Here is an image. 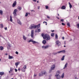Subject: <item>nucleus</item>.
<instances>
[{
    "label": "nucleus",
    "instance_id": "1",
    "mask_svg": "<svg viewBox=\"0 0 79 79\" xmlns=\"http://www.w3.org/2000/svg\"><path fill=\"white\" fill-rule=\"evenodd\" d=\"M41 35L43 37L44 39H45L47 41L50 40V37L47 34L44 35V34H42Z\"/></svg>",
    "mask_w": 79,
    "mask_h": 79
},
{
    "label": "nucleus",
    "instance_id": "2",
    "mask_svg": "<svg viewBox=\"0 0 79 79\" xmlns=\"http://www.w3.org/2000/svg\"><path fill=\"white\" fill-rule=\"evenodd\" d=\"M40 27V24H39L37 25H34L33 26H32L31 27H30V29H35L36 28H39Z\"/></svg>",
    "mask_w": 79,
    "mask_h": 79
},
{
    "label": "nucleus",
    "instance_id": "3",
    "mask_svg": "<svg viewBox=\"0 0 79 79\" xmlns=\"http://www.w3.org/2000/svg\"><path fill=\"white\" fill-rule=\"evenodd\" d=\"M60 73V71H58L57 72V73L55 75V76L56 77L57 79H61V76L59 74Z\"/></svg>",
    "mask_w": 79,
    "mask_h": 79
},
{
    "label": "nucleus",
    "instance_id": "4",
    "mask_svg": "<svg viewBox=\"0 0 79 79\" xmlns=\"http://www.w3.org/2000/svg\"><path fill=\"white\" fill-rule=\"evenodd\" d=\"M18 12V10L15 9L14 11L13 12V15H14V17H16V16H17V14H16V12Z\"/></svg>",
    "mask_w": 79,
    "mask_h": 79
},
{
    "label": "nucleus",
    "instance_id": "5",
    "mask_svg": "<svg viewBox=\"0 0 79 79\" xmlns=\"http://www.w3.org/2000/svg\"><path fill=\"white\" fill-rule=\"evenodd\" d=\"M55 68V64H53L52 66L51 67V69L49 71V73H51L52 72V70H54V69Z\"/></svg>",
    "mask_w": 79,
    "mask_h": 79
},
{
    "label": "nucleus",
    "instance_id": "6",
    "mask_svg": "<svg viewBox=\"0 0 79 79\" xmlns=\"http://www.w3.org/2000/svg\"><path fill=\"white\" fill-rule=\"evenodd\" d=\"M56 43L58 47L61 45V43H60V42L58 40H57Z\"/></svg>",
    "mask_w": 79,
    "mask_h": 79
},
{
    "label": "nucleus",
    "instance_id": "7",
    "mask_svg": "<svg viewBox=\"0 0 79 79\" xmlns=\"http://www.w3.org/2000/svg\"><path fill=\"white\" fill-rule=\"evenodd\" d=\"M34 30H32L31 31V37L33 38L34 37Z\"/></svg>",
    "mask_w": 79,
    "mask_h": 79
},
{
    "label": "nucleus",
    "instance_id": "8",
    "mask_svg": "<svg viewBox=\"0 0 79 79\" xmlns=\"http://www.w3.org/2000/svg\"><path fill=\"white\" fill-rule=\"evenodd\" d=\"M49 47V46L47 45L45 46H43L42 48H44V49H46V48H48Z\"/></svg>",
    "mask_w": 79,
    "mask_h": 79
},
{
    "label": "nucleus",
    "instance_id": "9",
    "mask_svg": "<svg viewBox=\"0 0 79 79\" xmlns=\"http://www.w3.org/2000/svg\"><path fill=\"white\" fill-rule=\"evenodd\" d=\"M16 2L15 1L14 2L12 5V6L13 7H15V6H16Z\"/></svg>",
    "mask_w": 79,
    "mask_h": 79
},
{
    "label": "nucleus",
    "instance_id": "10",
    "mask_svg": "<svg viewBox=\"0 0 79 79\" xmlns=\"http://www.w3.org/2000/svg\"><path fill=\"white\" fill-rule=\"evenodd\" d=\"M42 73H43V76L44 75H46V74H47V72L45 71H42Z\"/></svg>",
    "mask_w": 79,
    "mask_h": 79
},
{
    "label": "nucleus",
    "instance_id": "11",
    "mask_svg": "<svg viewBox=\"0 0 79 79\" xmlns=\"http://www.w3.org/2000/svg\"><path fill=\"white\" fill-rule=\"evenodd\" d=\"M13 69H14L12 68L11 67H10V71L9 72V73H12V71H13Z\"/></svg>",
    "mask_w": 79,
    "mask_h": 79
},
{
    "label": "nucleus",
    "instance_id": "12",
    "mask_svg": "<svg viewBox=\"0 0 79 79\" xmlns=\"http://www.w3.org/2000/svg\"><path fill=\"white\" fill-rule=\"evenodd\" d=\"M65 52H66V51H65V50H63L59 51V53H64Z\"/></svg>",
    "mask_w": 79,
    "mask_h": 79
},
{
    "label": "nucleus",
    "instance_id": "13",
    "mask_svg": "<svg viewBox=\"0 0 79 79\" xmlns=\"http://www.w3.org/2000/svg\"><path fill=\"white\" fill-rule=\"evenodd\" d=\"M68 64V63H66L65 64V65L64 66V67L63 69H65V68H66Z\"/></svg>",
    "mask_w": 79,
    "mask_h": 79
},
{
    "label": "nucleus",
    "instance_id": "14",
    "mask_svg": "<svg viewBox=\"0 0 79 79\" xmlns=\"http://www.w3.org/2000/svg\"><path fill=\"white\" fill-rule=\"evenodd\" d=\"M15 64L17 67H18V65H19V62H18L15 63Z\"/></svg>",
    "mask_w": 79,
    "mask_h": 79
},
{
    "label": "nucleus",
    "instance_id": "15",
    "mask_svg": "<svg viewBox=\"0 0 79 79\" xmlns=\"http://www.w3.org/2000/svg\"><path fill=\"white\" fill-rule=\"evenodd\" d=\"M17 23H18V24H20V25H21V24H22L20 20H18Z\"/></svg>",
    "mask_w": 79,
    "mask_h": 79
},
{
    "label": "nucleus",
    "instance_id": "16",
    "mask_svg": "<svg viewBox=\"0 0 79 79\" xmlns=\"http://www.w3.org/2000/svg\"><path fill=\"white\" fill-rule=\"evenodd\" d=\"M43 76V75L42 72L39 74V76Z\"/></svg>",
    "mask_w": 79,
    "mask_h": 79
},
{
    "label": "nucleus",
    "instance_id": "17",
    "mask_svg": "<svg viewBox=\"0 0 79 79\" xmlns=\"http://www.w3.org/2000/svg\"><path fill=\"white\" fill-rule=\"evenodd\" d=\"M64 57H65V56H63L62 57L61 59V61H63L64 60Z\"/></svg>",
    "mask_w": 79,
    "mask_h": 79
},
{
    "label": "nucleus",
    "instance_id": "18",
    "mask_svg": "<svg viewBox=\"0 0 79 79\" xmlns=\"http://www.w3.org/2000/svg\"><path fill=\"white\" fill-rule=\"evenodd\" d=\"M18 10H19V11L21 10V9H22V8H21V7L19 6H18Z\"/></svg>",
    "mask_w": 79,
    "mask_h": 79
},
{
    "label": "nucleus",
    "instance_id": "19",
    "mask_svg": "<svg viewBox=\"0 0 79 79\" xmlns=\"http://www.w3.org/2000/svg\"><path fill=\"white\" fill-rule=\"evenodd\" d=\"M13 56H11L10 55L9 56V59H13Z\"/></svg>",
    "mask_w": 79,
    "mask_h": 79
},
{
    "label": "nucleus",
    "instance_id": "20",
    "mask_svg": "<svg viewBox=\"0 0 79 79\" xmlns=\"http://www.w3.org/2000/svg\"><path fill=\"white\" fill-rule=\"evenodd\" d=\"M42 43L43 44H46V40H44L42 41Z\"/></svg>",
    "mask_w": 79,
    "mask_h": 79
},
{
    "label": "nucleus",
    "instance_id": "21",
    "mask_svg": "<svg viewBox=\"0 0 79 79\" xmlns=\"http://www.w3.org/2000/svg\"><path fill=\"white\" fill-rule=\"evenodd\" d=\"M61 9H63V10H64V9H66V7L65 6H63L62 7H61Z\"/></svg>",
    "mask_w": 79,
    "mask_h": 79
},
{
    "label": "nucleus",
    "instance_id": "22",
    "mask_svg": "<svg viewBox=\"0 0 79 79\" xmlns=\"http://www.w3.org/2000/svg\"><path fill=\"white\" fill-rule=\"evenodd\" d=\"M0 14L1 15H3V11L2 10H0Z\"/></svg>",
    "mask_w": 79,
    "mask_h": 79
},
{
    "label": "nucleus",
    "instance_id": "23",
    "mask_svg": "<svg viewBox=\"0 0 79 79\" xmlns=\"http://www.w3.org/2000/svg\"><path fill=\"white\" fill-rule=\"evenodd\" d=\"M23 38L25 40H26V39H27V38H26V36H24V35L23 36Z\"/></svg>",
    "mask_w": 79,
    "mask_h": 79
},
{
    "label": "nucleus",
    "instance_id": "24",
    "mask_svg": "<svg viewBox=\"0 0 79 79\" xmlns=\"http://www.w3.org/2000/svg\"><path fill=\"white\" fill-rule=\"evenodd\" d=\"M3 50V47L2 46L0 47V50Z\"/></svg>",
    "mask_w": 79,
    "mask_h": 79
},
{
    "label": "nucleus",
    "instance_id": "25",
    "mask_svg": "<svg viewBox=\"0 0 79 79\" xmlns=\"http://www.w3.org/2000/svg\"><path fill=\"white\" fill-rule=\"evenodd\" d=\"M69 5L70 8H72V5H71V4L69 2Z\"/></svg>",
    "mask_w": 79,
    "mask_h": 79
},
{
    "label": "nucleus",
    "instance_id": "26",
    "mask_svg": "<svg viewBox=\"0 0 79 79\" xmlns=\"http://www.w3.org/2000/svg\"><path fill=\"white\" fill-rule=\"evenodd\" d=\"M54 35H55L54 33H53L51 34V36H52V37H54Z\"/></svg>",
    "mask_w": 79,
    "mask_h": 79
},
{
    "label": "nucleus",
    "instance_id": "27",
    "mask_svg": "<svg viewBox=\"0 0 79 79\" xmlns=\"http://www.w3.org/2000/svg\"><path fill=\"white\" fill-rule=\"evenodd\" d=\"M55 39L56 40L58 39V35L57 34H56Z\"/></svg>",
    "mask_w": 79,
    "mask_h": 79
},
{
    "label": "nucleus",
    "instance_id": "28",
    "mask_svg": "<svg viewBox=\"0 0 79 79\" xmlns=\"http://www.w3.org/2000/svg\"><path fill=\"white\" fill-rule=\"evenodd\" d=\"M22 70L23 72H25V69L24 68H23L22 69Z\"/></svg>",
    "mask_w": 79,
    "mask_h": 79
},
{
    "label": "nucleus",
    "instance_id": "29",
    "mask_svg": "<svg viewBox=\"0 0 79 79\" xmlns=\"http://www.w3.org/2000/svg\"><path fill=\"white\" fill-rule=\"evenodd\" d=\"M68 26H69V27H70V23H68L67 24Z\"/></svg>",
    "mask_w": 79,
    "mask_h": 79
},
{
    "label": "nucleus",
    "instance_id": "30",
    "mask_svg": "<svg viewBox=\"0 0 79 79\" xmlns=\"http://www.w3.org/2000/svg\"><path fill=\"white\" fill-rule=\"evenodd\" d=\"M32 42H33V44H36V43H38L37 42H35V41H33Z\"/></svg>",
    "mask_w": 79,
    "mask_h": 79
},
{
    "label": "nucleus",
    "instance_id": "31",
    "mask_svg": "<svg viewBox=\"0 0 79 79\" xmlns=\"http://www.w3.org/2000/svg\"><path fill=\"white\" fill-rule=\"evenodd\" d=\"M4 74V72H0V75H3Z\"/></svg>",
    "mask_w": 79,
    "mask_h": 79
},
{
    "label": "nucleus",
    "instance_id": "32",
    "mask_svg": "<svg viewBox=\"0 0 79 79\" xmlns=\"http://www.w3.org/2000/svg\"><path fill=\"white\" fill-rule=\"evenodd\" d=\"M61 77L62 78H63V77H64V73H63V74L61 75Z\"/></svg>",
    "mask_w": 79,
    "mask_h": 79
},
{
    "label": "nucleus",
    "instance_id": "33",
    "mask_svg": "<svg viewBox=\"0 0 79 79\" xmlns=\"http://www.w3.org/2000/svg\"><path fill=\"white\" fill-rule=\"evenodd\" d=\"M0 25L1 26V27H2V28L3 27V24H1Z\"/></svg>",
    "mask_w": 79,
    "mask_h": 79
},
{
    "label": "nucleus",
    "instance_id": "34",
    "mask_svg": "<svg viewBox=\"0 0 79 79\" xmlns=\"http://www.w3.org/2000/svg\"><path fill=\"white\" fill-rule=\"evenodd\" d=\"M28 15V13H26L25 15V16H26V17Z\"/></svg>",
    "mask_w": 79,
    "mask_h": 79
},
{
    "label": "nucleus",
    "instance_id": "35",
    "mask_svg": "<svg viewBox=\"0 0 79 79\" xmlns=\"http://www.w3.org/2000/svg\"><path fill=\"white\" fill-rule=\"evenodd\" d=\"M77 27L78 29H79V23H77Z\"/></svg>",
    "mask_w": 79,
    "mask_h": 79
},
{
    "label": "nucleus",
    "instance_id": "36",
    "mask_svg": "<svg viewBox=\"0 0 79 79\" xmlns=\"http://www.w3.org/2000/svg\"><path fill=\"white\" fill-rule=\"evenodd\" d=\"M45 7L46 9H48V6H45Z\"/></svg>",
    "mask_w": 79,
    "mask_h": 79
},
{
    "label": "nucleus",
    "instance_id": "37",
    "mask_svg": "<svg viewBox=\"0 0 79 79\" xmlns=\"http://www.w3.org/2000/svg\"><path fill=\"white\" fill-rule=\"evenodd\" d=\"M23 68H24L25 69H26V65L24 66Z\"/></svg>",
    "mask_w": 79,
    "mask_h": 79
},
{
    "label": "nucleus",
    "instance_id": "38",
    "mask_svg": "<svg viewBox=\"0 0 79 79\" xmlns=\"http://www.w3.org/2000/svg\"><path fill=\"white\" fill-rule=\"evenodd\" d=\"M59 52V51L57 52H56L55 54L56 55V54H58V53H60Z\"/></svg>",
    "mask_w": 79,
    "mask_h": 79
},
{
    "label": "nucleus",
    "instance_id": "39",
    "mask_svg": "<svg viewBox=\"0 0 79 79\" xmlns=\"http://www.w3.org/2000/svg\"><path fill=\"white\" fill-rule=\"evenodd\" d=\"M38 32H40V30L39 29H38Z\"/></svg>",
    "mask_w": 79,
    "mask_h": 79
},
{
    "label": "nucleus",
    "instance_id": "40",
    "mask_svg": "<svg viewBox=\"0 0 79 79\" xmlns=\"http://www.w3.org/2000/svg\"><path fill=\"white\" fill-rule=\"evenodd\" d=\"M74 79H79V78H77L76 77H75Z\"/></svg>",
    "mask_w": 79,
    "mask_h": 79
},
{
    "label": "nucleus",
    "instance_id": "41",
    "mask_svg": "<svg viewBox=\"0 0 79 79\" xmlns=\"http://www.w3.org/2000/svg\"><path fill=\"white\" fill-rule=\"evenodd\" d=\"M10 20H12V17L11 16H10Z\"/></svg>",
    "mask_w": 79,
    "mask_h": 79
},
{
    "label": "nucleus",
    "instance_id": "42",
    "mask_svg": "<svg viewBox=\"0 0 79 79\" xmlns=\"http://www.w3.org/2000/svg\"><path fill=\"white\" fill-rule=\"evenodd\" d=\"M61 24H62V25H63V26H64V25H65V24L64 23H62Z\"/></svg>",
    "mask_w": 79,
    "mask_h": 79
},
{
    "label": "nucleus",
    "instance_id": "43",
    "mask_svg": "<svg viewBox=\"0 0 79 79\" xmlns=\"http://www.w3.org/2000/svg\"><path fill=\"white\" fill-rule=\"evenodd\" d=\"M30 40V42H33V40L32 39Z\"/></svg>",
    "mask_w": 79,
    "mask_h": 79
},
{
    "label": "nucleus",
    "instance_id": "44",
    "mask_svg": "<svg viewBox=\"0 0 79 79\" xmlns=\"http://www.w3.org/2000/svg\"><path fill=\"white\" fill-rule=\"evenodd\" d=\"M15 72H17V71H18V70L16 69H15Z\"/></svg>",
    "mask_w": 79,
    "mask_h": 79
},
{
    "label": "nucleus",
    "instance_id": "45",
    "mask_svg": "<svg viewBox=\"0 0 79 79\" xmlns=\"http://www.w3.org/2000/svg\"><path fill=\"white\" fill-rule=\"evenodd\" d=\"M46 23V25H47V22H43V23Z\"/></svg>",
    "mask_w": 79,
    "mask_h": 79
},
{
    "label": "nucleus",
    "instance_id": "46",
    "mask_svg": "<svg viewBox=\"0 0 79 79\" xmlns=\"http://www.w3.org/2000/svg\"><path fill=\"white\" fill-rule=\"evenodd\" d=\"M15 53L16 54H17V55H18V52H16Z\"/></svg>",
    "mask_w": 79,
    "mask_h": 79
},
{
    "label": "nucleus",
    "instance_id": "47",
    "mask_svg": "<svg viewBox=\"0 0 79 79\" xmlns=\"http://www.w3.org/2000/svg\"><path fill=\"white\" fill-rule=\"evenodd\" d=\"M47 18H48V19H50V17H49V16H47Z\"/></svg>",
    "mask_w": 79,
    "mask_h": 79
},
{
    "label": "nucleus",
    "instance_id": "48",
    "mask_svg": "<svg viewBox=\"0 0 79 79\" xmlns=\"http://www.w3.org/2000/svg\"><path fill=\"white\" fill-rule=\"evenodd\" d=\"M33 2H36L37 1V0H33Z\"/></svg>",
    "mask_w": 79,
    "mask_h": 79
},
{
    "label": "nucleus",
    "instance_id": "49",
    "mask_svg": "<svg viewBox=\"0 0 79 79\" xmlns=\"http://www.w3.org/2000/svg\"><path fill=\"white\" fill-rule=\"evenodd\" d=\"M35 32H37V29H36L35 31Z\"/></svg>",
    "mask_w": 79,
    "mask_h": 79
},
{
    "label": "nucleus",
    "instance_id": "50",
    "mask_svg": "<svg viewBox=\"0 0 79 79\" xmlns=\"http://www.w3.org/2000/svg\"><path fill=\"white\" fill-rule=\"evenodd\" d=\"M5 30H7V27H6L5 28Z\"/></svg>",
    "mask_w": 79,
    "mask_h": 79
},
{
    "label": "nucleus",
    "instance_id": "51",
    "mask_svg": "<svg viewBox=\"0 0 79 79\" xmlns=\"http://www.w3.org/2000/svg\"><path fill=\"white\" fill-rule=\"evenodd\" d=\"M62 39H63V40H64V37H62Z\"/></svg>",
    "mask_w": 79,
    "mask_h": 79
},
{
    "label": "nucleus",
    "instance_id": "52",
    "mask_svg": "<svg viewBox=\"0 0 79 79\" xmlns=\"http://www.w3.org/2000/svg\"><path fill=\"white\" fill-rule=\"evenodd\" d=\"M9 21L10 22H13V20H9Z\"/></svg>",
    "mask_w": 79,
    "mask_h": 79
},
{
    "label": "nucleus",
    "instance_id": "53",
    "mask_svg": "<svg viewBox=\"0 0 79 79\" xmlns=\"http://www.w3.org/2000/svg\"><path fill=\"white\" fill-rule=\"evenodd\" d=\"M38 10H39L40 9V6L38 7Z\"/></svg>",
    "mask_w": 79,
    "mask_h": 79
},
{
    "label": "nucleus",
    "instance_id": "54",
    "mask_svg": "<svg viewBox=\"0 0 79 79\" xmlns=\"http://www.w3.org/2000/svg\"><path fill=\"white\" fill-rule=\"evenodd\" d=\"M18 71H20V70H21V69L20 68H19V69H18Z\"/></svg>",
    "mask_w": 79,
    "mask_h": 79
},
{
    "label": "nucleus",
    "instance_id": "55",
    "mask_svg": "<svg viewBox=\"0 0 79 79\" xmlns=\"http://www.w3.org/2000/svg\"><path fill=\"white\" fill-rule=\"evenodd\" d=\"M36 76V74H34V77H35V76Z\"/></svg>",
    "mask_w": 79,
    "mask_h": 79
},
{
    "label": "nucleus",
    "instance_id": "56",
    "mask_svg": "<svg viewBox=\"0 0 79 79\" xmlns=\"http://www.w3.org/2000/svg\"><path fill=\"white\" fill-rule=\"evenodd\" d=\"M5 55H8V54L7 53H6L5 54Z\"/></svg>",
    "mask_w": 79,
    "mask_h": 79
},
{
    "label": "nucleus",
    "instance_id": "57",
    "mask_svg": "<svg viewBox=\"0 0 79 79\" xmlns=\"http://www.w3.org/2000/svg\"><path fill=\"white\" fill-rule=\"evenodd\" d=\"M52 31V32H54L55 31L52 30V31Z\"/></svg>",
    "mask_w": 79,
    "mask_h": 79
},
{
    "label": "nucleus",
    "instance_id": "58",
    "mask_svg": "<svg viewBox=\"0 0 79 79\" xmlns=\"http://www.w3.org/2000/svg\"><path fill=\"white\" fill-rule=\"evenodd\" d=\"M61 21H62V22H63V20H61Z\"/></svg>",
    "mask_w": 79,
    "mask_h": 79
},
{
    "label": "nucleus",
    "instance_id": "59",
    "mask_svg": "<svg viewBox=\"0 0 79 79\" xmlns=\"http://www.w3.org/2000/svg\"><path fill=\"white\" fill-rule=\"evenodd\" d=\"M37 3H39V1H37Z\"/></svg>",
    "mask_w": 79,
    "mask_h": 79
},
{
    "label": "nucleus",
    "instance_id": "60",
    "mask_svg": "<svg viewBox=\"0 0 79 79\" xmlns=\"http://www.w3.org/2000/svg\"><path fill=\"white\" fill-rule=\"evenodd\" d=\"M31 11H34V10H31Z\"/></svg>",
    "mask_w": 79,
    "mask_h": 79
},
{
    "label": "nucleus",
    "instance_id": "61",
    "mask_svg": "<svg viewBox=\"0 0 79 79\" xmlns=\"http://www.w3.org/2000/svg\"><path fill=\"white\" fill-rule=\"evenodd\" d=\"M57 19H59V18H58V17H57Z\"/></svg>",
    "mask_w": 79,
    "mask_h": 79
},
{
    "label": "nucleus",
    "instance_id": "62",
    "mask_svg": "<svg viewBox=\"0 0 79 79\" xmlns=\"http://www.w3.org/2000/svg\"><path fill=\"white\" fill-rule=\"evenodd\" d=\"M57 15H58V16H59V14H58Z\"/></svg>",
    "mask_w": 79,
    "mask_h": 79
},
{
    "label": "nucleus",
    "instance_id": "63",
    "mask_svg": "<svg viewBox=\"0 0 79 79\" xmlns=\"http://www.w3.org/2000/svg\"><path fill=\"white\" fill-rule=\"evenodd\" d=\"M28 42H29H29H31V41H30V40L29 41H28Z\"/></svg>",
    "mask_w": 79,
    "mask_h": 79
},
{
    "label": "nucleus",
    "instance_id": "64",
    "mask_svg": "<svg viewBox=\"0 0 79 79\" xmlns=\"http://www.w3.org/2000/svg\"><path fill=\"white\" fill-rule=\"evenodd\" d=\"M64 47H66V46H64Z\"/></svg>",
    "mask_w": 79,
    "mask_h": 79
}]
</instances>
